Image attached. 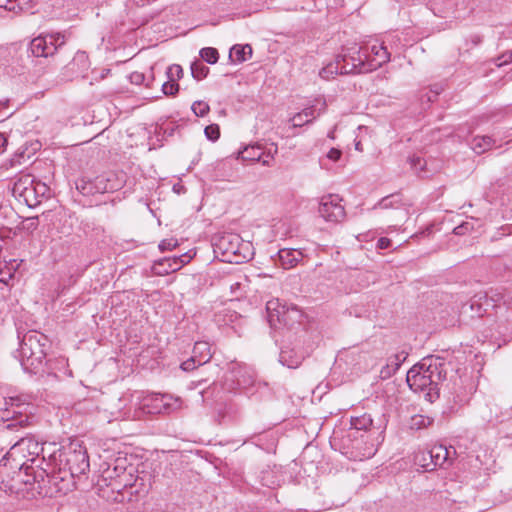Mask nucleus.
I'll return each instance as SVG.
<instances>
[{"label": "nucleus", "mask_w": 512, "mask_h": 512, "mask_svg": "<svg viewBox=\"0 0 512 512\" xmlns=\"http://www.w3.org/2000/svg\"><path fill=\"white\" fill-rule=\"evenodd\" d=\"M8 105V100L6 101H0V108L6 107Z\"/></svg>", "instance_id": "obj_59"}, {"label": "nucleus", "mask_w": 512, "mask_h": 512, "mask_svg": "<svg viewBox=\"0 0 512 512\" xmlns=\"http://www.w3.org/2000/svg\"><path fill=\"white\" fill-rule=\"evenodd\" d=\"M342 151L337 148H331L327 153V158L331 161H338L341 158Z\"/></svg>", "instance_id": "obj_51"}, {"label": "nucleus", "mask_w": 512, "mask_h": 512, "mask_svg": "<svg viewBox=\"0 0 512 512\" xmlns=\"http://www.w3.org/2000/svg\"><path fill=\"white\" fill-rule=\"evenodd\" d=\"M178 245V241L177 239L175 238H168V239H164L160 242L159 244V249L161 251H167V250H172L173 248H175L176 246Z\"/></svg>", "instance_id": "obj_47"}, {"label": "nucleus", "mask_w": 512, "mask_h": 512, "mask_svg": "<svg viewBox=\"0 0 512 512\" xmlns=\"http://www.w3.org/2000/svg\"><path fill=\"white\" fill-rule=\"evenodd\" d=\"M304 355L293 348H282L279 355V362L288 368H297L303 361Z\"/></svg>", "instance_id": "obj_27"}, {"label": "nucleus", "mask_w": 512, "mask_h": 512, "mask_svg": "<svg viewBox=\"0 0 512 512\" xmlns=\"http://www.w3.org/2000/svg\"><path fill=\"white\" fill-rule=\"evenodd\" d=\"M356 149H357V150H361V148H360V143H357V144H356Z\"/></svg>", "instance_id": "obj_60"}, {"label": "nucleus", "mask_w": 512, "mask_h": 512, "mask_svg": "<svg viewBox=\"0 0 512 512\" xmlns=\"http://www.w3.org/2000/svg\"><path fill=\"white\" fill-rule=\"evenodd\" d=\"M500 301L501 297L498 294L490 295L487 292L477 293L461 306L460 317L463 320L483 317L488 314L490 310L496 308Z\"/></svg>", "instance_id": "obj_11"}, {"label": "nucleus", "mask_w": 512, "mask_h": 512, "mask_svg": "<svg viewBox=\"0 0 512 512\" xmlns=\"http://www.w3.org/2000/svg\"><path fill=\"white\" fill-rule=\"evenodd\" d=\"M391 246V240L387 237H381L377 242L379 249H387Z\"/></svg>", "instance_id": "obj_53"}, {"label": "nucleus", "mask_w": 512, "mask_h": 512, "mask_svg": "<svg viewBox=\"0 0 512 512\" xmlns=\"http://www.w3.org/2000/svg\"><path fill=\"white\" fill-rule=\"evenodd\" d=\"M179 90V85L175 81L167 80L162 84V91L165 95L174 96Z\"/></svg>", "instance_id": "obj_44"}, {"label": "nucleus", "mask_w": 512, "mask_h": 512, "mask_svg": "<svg viewBox=\"0 0 512 512\" xmlns=\"http://www.w3.org/2000/svg\"><path fill=\"white\" fill-rule=\"evenodd\" d=\"M166 75L168 80L177 81L183 77V69L178 64H173L167 68Z\"/></svg>", "instance_id": "obj_38"}, {"label": "nucleus", "mask_w": 512, "mask_h": 512, "mask_svg": "<svg viewBox=\"0 0 512 512\" xmlns=\"http://www.w3.org/2000/svg\"><path fill=\"white\" fill-rule=\"evenodd\" d=\"M192 356L197 359L198 366L207 363L211 358L210 345L205 341L196 342Z\"/></svg>", "instance_id": "obj_30"}, {"label": "nucleus", "mask_w": 512, "mask_h": 512, "mask_svg": "<svg viewBox=\"0 0 512 512\" xmlns=\"http://www.w3.org/2000/svg\"><path fill=\"white\" fill-rule=\"evenodd\" d=\"M326 103L325 101H317V104L304 108L301 112L295 114L291 121L293 123V127H300L303 125V122H298L299 118L306 117L307 119H311V121L317 118L322 112L325 111Z\"/></svg>", "instance_id": "obj_25"}, {"label": "nucleus", "mask_w": 512, "mask_h": 512, "mask_svg": "<svg viewBox=\"0 0 512 512\" xmlns=\"http://www.w3.org/2000/svg\"><path fill=\"white\" fill-rule=\"evenodd\" d=\"M72 64L81 65L83 69L88 67V56L85 52H77L73 58Z\"/></svg>", "instance_id": "obj_45"}, {"label": "nucleus", "mask_w": 512, "mask_h": 512, "mask_svg": "<svg viewBox=\"0 0 512 512\" xmlns=\"http://www.w3.org/2000/svg\"><path fill=\"white\" fill-rule=\"evenodd\" d=\"M252 56V47L249 44L246 45H234L230 49L229 58L233 62L242 63Z\"/></svg>", "instance_id": "obj_29"}, {"label": "nucleus", "mask_w": 512, "mask_h": 512, "mask_svg": "<svg viewBox=\"0 0 512 512\" xmlns=\"http://www.w3.org/2000/svg\"><path fill=\"white\" fill-rule=\"evenodd\" d=\"M511 62H512V53L507 52V53L502 54L500 57H498L497 66L501 67V66L509 64Z\"/></svg>", "instance_id": "obj_50"}, {"label": "nucleus", "mask_w": 512, "mask_h": 512, "mask_svg": "<svg viewBox=\"0 0 512 512\" xmlns=\"http://www.w3.org/2000/svg\"><path fill=\"white\" fill-rule=\"evenodd\" d=\"M446 373L438 359L427 358L407 372V383L416 392H425V397L432 402L438 398V384L445 379Z\"/></svg>", "instance_id": "obj_3"}, {"label": "nucleus", "mask_w": 512, "mask_h": 512, "mask_svg": "<svg viewBox=\"0 0 512 512\" xmlns=\"http://www.w3.org/2000/svg\"><path fill=\"white\" fill-rule=\"evenodd\" d=\"M481 421L492 426L504 422L512 423V406L504 408L496 402H488L479 410Z\"/></svg>", "instance_id": "obj_17"}, {"label": "nucleus", "mask_w": 512, "mask_h": 512, "mask_svg": "<svg viewBox=\"0 0 512 512\" xmlns=\"http://www.w3.org/2000/svg\"><path fill=\"white\" fill-rule=\"evenodd\" d=\"M238 157L243 161L248 162H262L264 166H270L271 159L273 158L272 154L269 152L267 155L262 150V147L259 145H250L244 147L243 150L239 151Z\"/></svg>", "instance_id": "obj_23"}, {"label": "nucleus", "mask_w": 512, "mask_h": 512, "mask_svg": "<svg viewBox=\"0 0 512 512\" xmlns=\"http://www.w3.org/2000/svg\"><path fill=\"white\" fill-rule=\"evenodd\" d=\"M20 339L17 350V358L23 370L30 374L38 373L44 366L51 342L46 335L37 331L29 330L23 336L18 334Z\"/></svg>", "instance_id": "obj_2"}, {"label": "nucleus", "mask_w": 512, "mask_h": 512, "mask_svg": "<svg viewBox=\"0 0 512 512\" xmlns=\"http://www.w3.org/2000/svg\"><path fill=\"white\" fill-rule=\"evenodd\" d=\"M126 182V174L124 172H105L96 176L99 193L114 192L121 189Z\"/></svg>", "instance_id": "obj_18"}, {"label": "nucleus", "mask_w": 512, "mask_h": 512, "mask_svg": "<svg viewBox=\"0 0 512 512\" xmlns=\"http://www.w3.org/2000/svg\"><path fill=\"white\" fill-rule=\"evenodd\" d=\"M182 400L169 394H149L142 398L139 408L134 412V418L145 414L172 413L182 408Z\"/></svg>", "instance_id": "obj_10"}, {"label": "nucleus", "mask_w": 512, "mask_h": 512, "mask_svg": "<svg viewBox=\"0 0 512 512\" xmlns=\"http://www.w3.org/2000/svg\"><path fill=\"white\" fill-rule=\"evenodd\" d=\"M49 465L50 464L46 462H37L36 464H34V468L29 469L28 471L15 469L11 472L10 477L6 478L5 483L2 484V488L5 491H13L15 486L13 483L10 482L32 485L35 482L43 481L44 478L49 475L47 469Z\"/></svg>", "instance_id": "obj_12"}, {"label": "nucleus", "mask_w": 512, "mask_h": 512, "mask_svg": "<svg viewBox=\"0 0 512 512\" xmlns=\"http://www.w3.org/2000/svg\"><path fill=\"white\" fill-rule=\"evenodd\" d=\"M7 143L6 137L0 133V154L4 152V147Z\"/></svg>", "instance_id": "obj_54"}, {"label": "nucleus", "mask_w": 512, "mask_h": 512, "mask_svg": "<svg viewBox=\"0 0 512 512\" xmlns=\"http://www.w3.org/2000/svg\"><path fill=\"white\" fill-rule=\"evenodd\" d=\"M342 199L339 195L329 194L321 198L318 212L327 222L339 223L345 219L346 212L341 204Z\"/></svg>", "instance_id": "obj_14"}, {"label": "nucleus", "mask_w": 512, "mask_h": 512, "mask_svg": "<svg viewBox=\"0 0 512 512\" xmlns=\"http://www.w3.org/2000/svg\"><path fill=\"white\" fill-rule=\"evenodd\" d=\"M337 59H341L342 74L368 73L362 69L366 66L362 56V48H353L351 53L338 55Z\"/></svg>", "instance_id": "obj_19"}, {"label": "nucleus", "mask_w": 512, "mask_h": 512, "mask_svg": "<svg viewBox=\"0 0 512 512\" xmlns=\"http://www.w3.org/2000/svg\"><path fill=\"white\" fill-rule=\"evenodd\" d=\"M0 8L15 14L20 12H28L33 14V0H0Z\"/></svg>", "instance_id": "obj_26"}, {"label": "nucleus", "mask_w": 512, "mask_h": 512, "mask_svg": "<svg viewBox=\"0 0 512 512\" xmlns=\"http://www.w3.org/2000/svg\"><path fill=\"white\" fill-rule=\"evenodd\" d=\"M495 144V140L490 136H476L471 141V148L477 154H482L490 150Z\"/></svg>", "instance_id": "obj_31"}, {"label": "nucleus", "mask_w": 512, "mask_h": 512, "mask_svg": "<svg viewBox=\"0 0 512 512\" xmlns=\"http://www.w3.org/2000/svg\"><path fill=\"white\" fill-rule=\"evenodd\" d=\"M338 74L343 75L341 69V59H337V57L334 59V61L329 62L319 71V76L325 80H329Z\"/></svg>", "instance_id": "obj_34"}, {"label": "nucleus", "mask_w": 512, "mask_h": 512, "mask_svg": "<svg viewBox=\"0 0 512 512\" xmlns=\"http://www.w3.org/2000/svg\"><path fill=\"white\" fill-rule=\"evenodd\" d=\"M191 108L195 115L199 117L205 116L210 110L209 105L204 101H195Z\"/></svg>", "instance_id": "obj_40"}, {"label": "nucleus", "mask_w": 512, "mask_h": 512, "mask_svg": "<svg viewBox=\"0 0 512 512\" xmlns=\"http://www.w3.org/2000/svg\"><path fill=\"white\" fill-rule=\"evenodd\" d=\"M190 258L191 257L188 256L187 254H183L180 257L174 258L172 260H167L169 262V269L171 271L178 270L182 265L189 262Z\"/></svg>", "instance_id": "obj_41"}, {"label": "nucleus", "mask_w": 512, "mask_h": 512, "mask_svg": "<svg viewBox=\"0 0 512 512\" xmlns=\"http://www.w3.org/2000/svg\"><path fill=\"white\" fill-rule=\"evenodd\" d=\"M409 162L411 165V168L416 172L420 173L423 172L426 166V161L417 155H413L409 158Z\"/></svg>", "instance_id": "obj_39"}, {"label": "nucleus", "mask_w": 512, "mask_h": 512, "mask_svg": "<svg viewBox=\"0 0 512 512\" xmlns=\"http://www.w3.org/2000/svg\"><path fill=\"white\" fill-rule=\"evenodd\" d=\"M461 229H462V226H458V227H456V228L454 229L455 234H457V235L461 234Z\"/></svg>", "instance_id": "obj_58"}, {"label": "nucleus", "mask_w": 512, "mask_h": 512, "mask_svg": "<svg viewBox=\"0 0 512 512\" xmlns=\"http://www.w3.org/2000/svg\"><path fill=\"white\" fill-rule=\"evenodd\" d=\"M76 189L84 196H90L99 193L96 177L90 178L83 176L76 181Z\"/></svg>", "instance_id": "obj_28"}, {"label": "nucleus", "mask_w": 512, "mask_h": 512, "mask_svg": "<svg viewBox=\"0 0 512 512\" xmlns=\"http://www.w3.org/2000/svg\"><path fill=\"white\" fill-rule=\"evenodd\" d=\"M373 420L369 414H362L360 416H352L350 419V432L348 437H353L351 457L355 460H363L371 458L377 451L374 443L368 442V440H358L356 433L359 431H366L372 426Z\"/></svg>", "instance_id": "obj_8"}, {"label": "nucleus", "mask_w": 512, "mask_h": 512, "mask_svg": "<svg viewBox=\"0 0 512 512\" xmlns=\"http://www.w3.org/2000/svg\"><path fill=\"white\" fill-rule=\"evenodd\" d=\"M338 74L343 75L341 69V59H337V57L334 59V61L329 62L319 71V76L325 80H329Z\"/></svg>", "instance_id": "obj_33"}, {"label": "nucleus", "mask_w": 512, "mask_h": 512, "mask_svg": "<svg viewBox=\"0 0 512 512\" xmlns=\"http://www.w3.org/2000/svg\"><path fill=\"white\" fill-rule=\"evenodd\" d=\"M130 82L135 85H141L145 81V75L141 72L135 71L129 76Z\"/></svg>", "instance_id": "obj_48"}, {"label": "nucleus", "mask_w": 512, "mask_h": 512, "mask_svg": "<svg viewBox=\"0 0 512 512\" xmlns=\"http://www.w3.org/2000/svg\"><path fill=\"white\" fill-rule=\"evenodd\" d=\"M204 133L211 141H216L220 137V129L217 124H211L205 127Z\"/></svg>", "instance_id": "obj_43"}, {"label": "nucleus", "mask_w": 512, "mask_h": 512, "mask_svg": "<svg viewBox=\"0 0 512 512\" xmlns=\"http://www.w3.org/2000/svg\"><path fill=\"white\" fill-rule=\"evenodd\" d=\"M40 371L57 380L72 376V371L68 369V360L62 356L49 358Z\"/></svg>", "instance_id": "obj_20"}, {"label": "nucleus", "mask_w": 512, "mask_h": 512, "mask_svg": "<svg viewBox=\"0 0 512 512\" xmlns=\"http://www.w3.org/2000/svg\"><path fill=\"white\" fill-rule=\"evenodd\" d=\"M89 469V458L86 450L80 444L71 443L59 454L60 473L68 472L74 479L83 475Z\"/></svg>", "instance_id": "obj_9"}, {"label": "nucleus", "mask_w": 512, "mask_h": 512, "mask_svg": "<svg viewBox=\"0 0 512 512\" xmlns=\"http://www.w3.org/2000/svg\"><path fill=\"white\" fill-rule=\"evenodd\" d=\"M214 252L221 256V261L227 263H243L250 259L249 244L243 243L235 233H225L219 236L214 244Z\"/></svg>", "instance_id": "obj_4"}, {"label": "nucleus", "mask_w": 512, "mask_h": 512, "mask_svg": "<svg viewBox=\"0 0 512 512\" xmlns=\"http://www.w3.org/2000/svg\"><path fill=\"white\" fill-rule=\"evenodd\" d=\"M228 380H231L233 383H235L236 387L239 389H247L254 383V374L249 367L235 364L229 372L227 381Z\"/></svg>", "instance_id": "obj_21"}, {"label": "nucleus", "mask_w": 512, "mask_h": 512, "mask_svg": "<svg viewBox=\"0 0 512 512\" xmlns=\"http://www.w3.org/2000/svg\"><path fill=\"white\" fill-rule=\"evenodd\" d=\"M298 122H303V125H304V124L310 123L311 119H307L306 117H303V118H299Z\"/></svg>", "instance_id": "obj_56"}, {"label": "nucleus", "mask_w": 512, "mask_h": 512, "mask_svg": "<svg viewBox=\"0 0 512 512\" xmlns=\"http://www.w3.org/2000/svg\"><path fill=\"white\" fill-rule=\"evenodd\" d=\"M432 420L429 417L417 415L412 418L411 427L421 429L430 425Z\"/></svg>", "instance_id": "obj_42"}, {"label": "nucleus", "mask_w": 512, "mask_h": 512, "mask_svg": "<svg viewBox=\"0 0 512 512\" xmlns=\"http://www.w3.org/2000/svg\"><path fill=\"white\" fill-rule=\"evenodd\" d=\"M209 73V68L205 66L201 61L196 60L191 64V74L196 80L204 79Z\"/></svg>", "instance_id": "obj_36"}, {"label": "nucleus", "mask_w": 512, "mask_h": 512, "mask_svg": "<svg viewBox=\"0 0 512 512\" xmlns=\"http://www.w3.org/2000/svg\"><path fill=\"white\" fill-rule=\"evenodd\" d=\"M13 194L22 199L29 208L41 204L43 199L50 195V188L33 176L26 174L20 176L13 185Z\"/></svg>", "instance_id": "obj_6"}, {"label": "nucleus", "mask_w": 512, "mask_h": 512, "mask_svg": "<svg viewBox=\"0 0 512 512\" xmlns=\"http://www.w3.org/2000/svg\"><path fill=\"white\" fill-rule=\"evenodd\" d=\"M38 217H35V218H31L30 220L34 221L36 220ZM37 227V223L36 222H32L31 223V228L35 229Z\"/></svg>", "instance_id": "obj_57"}, {"label": "nucleus", "mask_w": 512, "mask_h": 512, "mask_svg": "<svg viewBox=\"0 0 512 512\" xmlns=\"http://www.w3.org/2000/svg\"><path fill=\"white\" fill-rule=\"evenodd\" d=\"M375 207L381 209H394L396 211V218L398 221H403L407 218L408 210L404 207L400 194H391L382 198Z\"/></svg>", "instance_id": "obj_24"}, {"label": "nucleus", "mask_w": 512, "mask_h": 512, "mask_svg": "<svg viewBox=\"0 0 512 512\" xmlns=\"http://www.w3.org/2000/svg\"><path fill=\"white\" fill-rule=\"evenodd\" d=\"M302 258V251L294 248L280 249L276 255L272 257L274 263L281 266L283 269L294 268Z\"/></svg>", "instance_id": "obj_22"}, {"label": "nucleus", "mask_w": 512, "mask_h": 512, "mask_svg": "<svg viewBox=\"0 0 512 512\" xmlns=\"http://www.w3.org/2000/svg\"><path fill=\"white\" fill-rule=\"evenodd\" d=\"M5 405V409L0 415L5 429L18 432L20 429L32 425V406L30 404L21 403L18 397H11L5 401Z\"/></svg>", "instance_id": "obj_7"}, {"label": "nucleus", "mask_w": 512, "mask_h": 512, "mask_svg": "<svg viewBox=\"0 0 512 512\" xmlns=\"http://www.w3.org/2000/svg\"><path fill=\"white\" fill-rule=\"evenodd\" d=\"M65 41V35L60 32L40 35L31 41L29 50L35 57H48L64 45Z\"/></svg>", "instance_id": "obj_13"}, {"label": "nucleus", "mask_w": 512, "mask_h": 512, "mask_svg": "<svg viewBox=\"0 0 512 512\" xmlns=\"http://www.w3.org/2000/svg\"><path fill=\"white\" fill-rule=\"evenodd\" d=\"M426 455L429 456L430 463L423 464L428 470H433L435 467L448 468L456 459V450L452 446H445L442 444L434 445L429 451L423 454V460H426Z\"/></svg>", "instance_id": "obj_15"}, {"label": "nucleus", "mask_w": 512, "mask_h": 512, "mask_svg": "<svg viewBox=\"0 0 512 512\" xmlns=\"http://www.w3.org/2000/svg\"><path fill=\"white\" fill-rule=\"evenodd\" d=\"M267 319L271 328L293 329L300 325L303 313L293 305L282 304L279 299L269 300L266 304Z\"/></svg>", "instance_id": "obj_5"}, {"label": "nucleus", "mask_w": 512, "mask_h": 512, "mask_svg": "<svg viewBox=\"0 0 512 512\" xmlns=\"http://www.w3.org/2000/svg\"><path fill=\"white\" fill-rule=\"evenodd\" d=\"M134 486H131L129 489H125L123 493H121L122 498L119 501H123L125 495H132Z\"/></svg>", "instance_id": "obj_55"}, {"label": "nucleus", "mask_w": 512, "mask_h": 512, "mask_svg": "<svg viewBox=\"0 0 512 512\" xmlns=\"http://www.w3.org/2000/svg\"><path fill=\"white\" fill-rule=\"evenodd\" d=\"M201 58L208 64H215L219 59V53L216 48L206 47L200 50Z\"/></svg>", "instance_id": "obj_37"}, {"label": "nucleus", "mask_w": 512, "mask_h": 512, "mask_svg": "<svg viewBox=\"0 0 512 512\" xmlns=\"http://www.w3.org/2000/svg\"><path fill=\"white\" fill-rule=\"evenodd\" d=\"M390 55L391 54L385 45V41L380 44H372L371 46L362 49V56L366 64L362 69L367 72L374 71L380 68L383 64L389 62Z\"/></svg>", "instance_id": "obj_16"}, {"label": "nucleus", "mask_w": 512, "mask_h": 512, "mask_svg": "<svg viewBox=\"0 0 512 512\" xmlns=\"http://www.w3.org/2000/svg\"><path fill=\"white\" fill-rule=\"evenodd\" d=\"M43 453V444L34 435L21 436L0 461V484H4L15 469L28 471L37 462L45 463Z\"/></svg>", "instance_id": "obj_1"}, {"label": "nucleus", "mask_w": 512, "mask_h": 512, "mask_svg": "<svg viewBox=\"0 0 512 512\" xmlns=\"http://www.w3.org/2000/svg\"><path fill=\"white\" fill-rule=\"evenodd\" d=\"M231 294L235 297L240 295V291L242 289V284L240 282H234L229 285Z\"/></svg>", "instance_id": "obj_52"}, {"label": "nucleus", "mask_w": 512, "mask_h": 512, "mask_svg": "<svg viewBox=\"0 0 512 512\" xmlns=\"http://www.w3.org/2000/svg\"><path fill=\"white\" fill-rule=\"evenodd\" d=\"M198 366L197 359L192 356L181 364V369L184 371H192Z\"/></svg>", "instance_id": "obj_49"}, {"label": "nucleus", "mask_w": 512, "mask_h": 512, "mask_svg": "<svg viewBox=\"0 0 512 512\" xmlns=\"http://www.w3.org/2000/svg\"><path fill=\"white\" fill-rule=\"evenodd\" d=\"M18 264L13 260H0V282L8 284L16 272Z\"/></svg>", "instance_id": "obj_32"}, {"label": "nucleus", "mask_w": 512, "mask_h": 512, "mask_svg": "<svg viewBox=\"0 0 512 512\" xmlns=\"http://www.w3.org/2000/svg\"><path fill=\"white\" fill-rule=\"evenodd\" d=\"M428 8L432 11L435 16L445 17V14L452 8L451 0H430Z\"/></svg>", "instance_id": "obj_35"}, {"label": "nucleus", "mask_w": 512, "mask_h": 512, "mask_svg": "<svg viewBox=\"0 0 512 512\" xmlns=\"http://www.w3.org/2000/svg\"><path fill=\"white\" fill-rule=\"evenodd\" d=\"M405 359L403 352L400 354H395L393 357L389 358V363L387 364V368L392 367L393 371L399 369L401 362Z\"/></svg>", "instance_id": "obj_46"}]
</instances>
